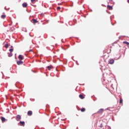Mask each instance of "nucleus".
<instances>
[{
  "mask_svg": "<svg viewBox=\"0 0 129 129\" xmlns=\"http://www.w3.org/2000/svg\"><path fill=\"white\" fill-rule=\"evenodd\" d=\"M19 84H20V82H16V83L15 84V86L16 87H19V86H18V85H19Z\"/></svg>",
  "mask_w": 129,
  "mask_h": 129,
  "instance_id": "nucleus-19",
  "label": "nucleus"
},
{
  "mask_svg": "<svg viewBox=\"0 0 129 129\" xmlns=\"http://www.w3.org/2000/svg\"><path fill=\"white\" fill-rule=\"evenodd\" d=\"M85 110H86V109H85V108H82L81 109V111L82 112H84V111H85Z\"/></svg>",
  "mask_w": 129,
  "mask_h": 129,
  "instance_id": "nucleus-13",
  "label": "nucleus"
},
{
  "mask_svg": "<svg viewBox=\"0 0 129 129\" xmlns=\"http://www.w3.org/2000/svg\"><path fill=\"white\" fill-rule=\"evenodd\" d=\"M32 22L33 24H37L38 23V21L36 19H32Z\"/></svg>",
  "mask_w": 129,
  "mask_h": 129,
  "instance_id": "nucleus-9",
  "label": "nucleus"
},
{
  "mask_svg": "<svg viewBox=\"0 0 129 129\" xmlns=\"http://www.w3.org/2000/svg\"><path fill=\"white\" fill-rule=\"evenodd\" d=\"M73 60L74 61V59L73 58Z\"/></svg>",
  "mask_w": 129,
  "mask_h": 129,
  "instance_id": "nucleus-54",
  "label": "nucleus"
},
{
  "mask_svg": "<svg viewBox=\"0 0 129 129\" xmlns=\"http://www.w3.org/2000/svg\"><path fill=\"white\" fill-rule=\"evenodd\" d=\"M11 49H13V45H11Z\"/></svg>",
  "mask_w": 129,
  "mask_h": 129,
  "instance_id": "nucleus-34",
  "label": "nucleus"
},
{
  "mask_svg": "<svg viewBox=\"0 0 129 129\" xmlns=\"http://www.w3.org/2000/svg\"><path fill=\"white\" fill-rule=\"evenodd\" d=\"M23 63H24V62L21 60H18L17 61V65H22V64H23Z\"/></svg>",
  "mask_w": 129,
  "mask_h": 129,
  "instance_id": "nucleus-5",
  "label": "nucleus"
},
{
  "mask_svg": "<svg viewBox=\"0 0 129 129\" xmlns=\"http://www.w3.org/2000/svg\"><path fill=\"white\" fill-rule=\"evenodd\" d=\"M20 124L21 126H25V121H20V122L18 123V125Z\"/></svg>",
  "mask_w": 129,
  "mask_h": 129,
  "instance_id": "nucleus-2",
  "label": "nucleus"
},
{
  "mask_svg": "<svg viewBox=\"0 0 129 129\" xmlns=\"http://www.w3.org/2000/svg\"><path fill=\"white\" fill-rule=\"evenodd\" d=\"M90 12H92V10L91 9V10H90Z\"/></svg>",
  "mask_w": 129,
  "mask_h": 129,
  "instance_id": "nucleus-42",
  "label": "nucleus"
},
{
  "mask_svg": "<svg viewBox=\"0 0 129 129\" xmlns=\"http://www.w3.org/2000/svg\"><path fill=\"white\" fill-rule=\"evenodd\" d=\"M62 71H65V70H64V69H62Z\"/></svg>",
  "mask_w": 129,
  "mask_h": 129,
  "instance_id": "nucleus-38",
  "label": "nucleus"
},
{
  "mask_svg": "<svg viewBox=\"0 0 129 129\" xmlns=\"http://www.w3.org/2000/svg\"><path fill=\"white\" fill-rule=\"evenodd\" d=\"M6 15H2L1 16L2 19H6Z\"/></svg>",
  "mask_w": 129,
  "mask_h": 129,
  "instance_id": "nucleus-17",
  "label": "nucleus"
},
{
  "mask_svg": "<svg viewBox=\"0 0 129 129\" xmlns=\"http://www.w3.org/2000/svg\"><path fill=\"white\" fill-rule=\"evenodd\" d=\"M96 100V98H95V97H94V99H93V101H95Z\"/></svg>",
  "mask_w": 129,
  "mask_h": 129,
  "instance_id": "nucleus-27",
  "label": "nucleus"
},
{
  "mask_svg": "<svg viewBox=\"0 0 129 129\" xmlns=\"http://www.w3.org/2000/svg\"><path fill=\"white\" fill-rule=\"evenodd\" d=\"M107 13H108V14H110V12H107V11H106Z\"/></svg>",
  "mask_w": 129,
  "mask_h": 129,
  "instance_id": "nucleus-36",
  "label": "nucleus"
},
{
  "mask_svg": "<svg viewBox=\"0 0 129 129\" xmlns=\"http://www.w3.org/2000/svg\"><path fill=\"white\" fill-rule=\"evenodd\" d=\"M82 85H84V84H82Z\"/></svg>",
  "mask_w": 129,
  "mask_h": 129,
  "instance_id": "nucleus-55",
  "label": "nucleus"
},
{
  "mask_svg": "<svg viewBox=\"0 0 129 129\" xmlns=\"http://www.w3.org/2000/svg\"><path fill=\"white\" fill-rule=\"evenodd\" d=\"M71 7H73V5H72L71 6Z\"/></svg>",
  "mask_w": 129,
  "mask_h": 129,
  "instance_id": "nucleus-48",
  "label": "nucleus"
},
{
  "mask_svg": "<svg viewBox=\"0 0 129 129\" xmlns=\"http://www.w3.org/2000/svg\"><path fill=\"white\" fill-rule=\"evenodd\" d=\"M62 71H65V70H64V69H62Z\"/></svg>",
  "mask_w": 129,
  "mask_h": 129,
  "instance_id": "nucleus-37",
  "label": "nucleus"
},
{
  "mask_svg": "<svg viewBox=\"0 0 129 129\" xmlns=\"http://www.w3.org/2000/svg\"><path fill=\"white\" fill-rule=\"evenodd\" d=\"M112 120H113V121H114V119L112 118Z\"/></svg>",
  "mask_w": 129,
  "mask_h": 129,
  "instance_id": "nucleus-39",
  "label": "nucleus"
},
{
  "mask_svg": "<svg viewBox=\"0 0 129 129\" xmlns=\"http://www.w3.org/2000/svg\"><path fill=\"white\" fill-rule=\"evenodd\" d=\"M33 51L32 49H29V52H32Z\"/></svg>",
  "mask_w": 129,
  "mask_h": 129,
  "instance_id": "nucleus-31",
  "label": "nucleus"
},
{
  "mask_svg": "<svg viewBox=\"0 0 129 129\" xmlns=\"http://www.w3.org/2000/svg\"><path fill=\"white\" fill-rule=\"evenodd\" d=\"M56 71H57V69H56Z\"/></svg>",
  "mask_w": 129,
  "mask_h": 129,
  "instance_id": "nucleus-56",
  "label": "nucleus"
},
{
  "mask_svg": "<svg viewBox=\"0 0 129 129\" xmlns=\"http://www.w3.org/2000/svg\"><path fill=\"white\" fill-rule=\"evenodd\" d=\"M106 110H109V111H110V109H109V108H107V109H106Z\"/></svg>",
  "mask_w": 129,
  "mask_h": 129,
  "instance_id": "nucleus-29",
  "label": "nucleus"
},
{
  "mask_svg": "<svg viewBox=\"0 0 129 129\" xmlns=\"http://www.w3.org/2000/svg\"><path fill=\"white\" fill-rule=\"evenodd\" d=\"M123 44H125L126 45H127V46H128L129 45V42L127 41H123Z\"/></svg>",
  "mask_w": 129,
  "mask_h": 129,
  "instance_id": "nucleus-14",
  "label": "nucleus"
},
{
  "mask_svg": "<svg viewBox=\"0 0 129 129\" xmlns=\"http://www.w3.org/2000/svg\"><path fill=\"white\" fill-rule=\"evenodd\" d=\"M56 77H59L58 76H57Z\"/></svg>",
  "mask_w": 129,
  "mask_h": 129,
  "instance_id": "nucleus-50",
  "label": "nucleus"
},
{
  "mask_svg": "<svg viewBox=\"0 0 129 129\" xmlns=\"http://www.w3.org/2000/svg\"><path fill=\"white\" fill-rule=\"evenodd\" d=\"M22 7L23 8H27V7H28V4L26 2H24L22 4Z\"/></svg>",
  "mask_w": 129,
  "mask_h": 129,
  "instance_id": "nucleus-6",
  "label": "nucleus"
},
{
  "mask_svg": "<svg viewBox=\"0 0 129 129\" xmlns=\"http://www.w3.org/2000/svg\"><path fill=\"white\" fill-rule=\"evenodd\" d=\"M33 114V112L31 110H29L27 112V115H29V116H31V115H32Z\"/></svg>",
  "mask_w": 129,
  "mask_h": 129,
  "instance_id": "nucleus-7",
  "label": "nucleus"
},
{
  "mask_svg": "<svg viewBox=\"0 0 129 129\" xmlns=\"http://www.w3.org/2000/svg\"><path fill=\"white\" fill-rule=\"evenodd\" d=\"M24 56H23L22 54H20L18 56V59L20 60H24Z\"/></svg>",
  "mask_w": 129,
  "mask_h": 129,
  "instance_id": "nucleus-3",
  "label": "nucleus"
},
{
  "mask_svg": "<svg viewBox=\"0 0 129 129\" xmlns=\"http://www.w3.org/2000/svg\"><path fill=\"white\" fill-rule=\"evenodd\" d=\"M12 56H13V53H12V52H9L8 57H12Z\"/></svg>",
  "mask_w": 129,
  "mask_h": 129,
  "instance_id": "nucleus-15",
  "label": "nucleus"
},
{
  "mask_svg": "<svg viewBox=\"0 0 129 129\" xmlns=\"http://www.w3.org/2000/svg\"><path fill=\"white\" fill-rule=\"evenodd\" d=\"M31 6H34V5H31Z\"/></svg>",
  "mask_w": 129,
  "mask_h": 129,
  "instance_id": "nucleus-51",
  "label": "nucleus"
},
{
  "mask_svg": "<svg viewBox=\"0 0 129 129\" xmlns=\"http://www.w3.org/2000/svg\"><path fill=\"white\" fill-rule=\"evenodd\" d=\"M33 72H34V73H36V72H35V71H33Z\"/></svg>",
  "mask_w": 129,
  "mask_h": 129,
  "instance_id": "nucleus-47",
  "label": "nucleus"
},
{
  "mask_svg": "<svg viewBox=\"0 0 129 129\" xmlns=\"http://www.w3.org/2000/svg\"><path fill=\"white\" fill-rule=\"evenodd\" d=\"M63 129H66V128H63Z\"/></svg>",
  "mask_w": 129,
  "mask_h": 129,
  "instance_id": "nucleus-57",
  "label": "nucleus"
},
{
  "mask_svg": "<svg viewBox=\"0 0 129 129\" xmlns=\"http://www.w3.org/2000/svg\"><path fill=\"white\" fill-rule=\"evenodd\" d=\"M114 63V59L113 58H111L109 61V64H111V65H112Z\"/></svg>",
  "mask_w": 129,
  "mask_h": 129,
  "instance_id": "nucleus-4",
  "label": "nucleus"
},
{
  "mask_svg": "<svg viewBox=\"0 0 129 129\" xmlns=\"http://www.w3.org/2000/svg\"><path fill=\"white\" fill-rule=\"evenodd\" d=\"M31 101H35V99L30 98Z\"/></svg>",
  "mask_w": 129,
  "mask_h": 129,
  "instance_id": "nucleus-23",
  "label": "nucleus"
},
{
  "mask_svg": "<svg viewBox=\"0 0 129 129\" xmlns=\"http://www.w3.org/2000/svg\"><path fill=\"white\" fill-rule=\"evenodd\" d=\"M5 48H6V49H8V48H9V44H8V42L7 43V44H5Z\"/></svg>",
  "mask_w": 129,
  "mask_h": 129,
  "instance_id": "nucleus-18",
  "label": "nucleus"
},
{
  "mask_svg": "<svg viewBox=\"0 0 129 129\" xmlns=\"http://www.w3.org/2000/svg\"><path fill=\"white\" fill-rule=\"evenodd\" d=\"M51 66H52V65L48 66L47 67V68L48 69V70H51Z\"/></svg>",
  "mask_w": 129,
  "mask_h": 129,
  "instance_id": "nucleus-20",
  "label": "nucleus"
},
{
  "mask_svg": "<svg viewBox=\"0 0 129 129\" xmlns=\"http://www.w3.org/2000/svg\"><path fill=\"white\" fill-rule=\"evenodd\" d=\"M3 79H4V77H2Z\"/></svg>",
  "mask_w": 129,
  "mask_h": 129,
  "instance_id": "nucleus-49",
  "label": "nucleus"
},
{
  "mask_svg": "<svg viewBox=\"0 0 129 129\" xmlns=\"http://www.w3.org/2000/svg\"><path fill=\"white\" fill-rule=\"evenodd\" d=\"M1 73H2V75H3V76H4V73L3 72H1Z\"/></svg>",
  "mask_w": 129,
  "mask_h": 129,
  "instance_id": "nucleus-33",
  "label": "nucleus"
},
{
  "mask_svg": "<svg viewBox=\"0 0 129 129\" xmlns=\"http://www.w3.org/2000/svg\"><path fill=\"white\" fill-rule=\"evenodd\" d=\"M62 49H63V50H66V49H64V48H62Z\"/></svg>",
  "mask_w": 129,
  "mask_h": 129,
  "instance_id": "nucleus-41",
  "label": "nucleus"
},
{
  "mask_svg": "<svg viewBox=\"0 0 129 129\" xmlns=\"http://www.w3.org/2000/svg\"><path fill=\"white\" fill-rule=\"evenodd\" d=\"M60 9H61V7H58L57 8V11H59V10H60Z\"/></svg>",
  "mask_w": 129,
  "mask_h": 129,
  "instance_id": "nucleus-24",
  "label": "nucleus"
},
{
  "mask_svg": "<svg viewBox=\"0 0 129 129\" xmlns=\"http://www.w3.org/2000/svg\"><path fill=\"white\" fill-rule=\"evenodd\" d=\"M9 51L11 53H12V52H13V51H14V48H10L9 49Z\"/></svg>",
  "mask_w": 129,
  "mask_h": 129,
  "instance_id": "nucleus-22",
  "label": "nucleus"
},
{
  "mask_svg": "<svg viewBox=\"0 0 129 129\" xmlns=\"http://www.w3.org/2000/svg\"><path fill=\"white\" fill-rule=\"evenodd\" d=\"M21 118H22V117H21V115H17L16 116V119L17 121H20V120H21Z\"/></svg>",
  "mask_w": 129,
  "mask_h": 129,
  "instance_id": "nucleus-1",
  "label": "nucleus"
},
{
  "mask_svg": "<svg viewBox=\"0 0 129 129\" xmlns=\"http://www.w3.org/2000/svg\"><path fill=\"white\" fill-rule=\"evenodd\" d=\"M100 127H102V123L100 124Z\"/></svg>",
  "mask_w": 129,
  "mask_h": 129,
  "instance_id": "nucleus-32",
  "label": "nucleus"
},
{
  "mask_svg": "<svg viewBox=\"0 0 129 129\" xmlns=\"http://www.w3.org/2000/svg\"><path fill=\"white\" fill-rule=\"evenodd\" d=\"M5 10L6 11H9V10H10V8H8V9H7V8H6V7H5Z\"/></svg>",
  "mask_w": 129,
  "mask_h": 129,
  "instance_id": "nucleus-25",
  "label": "nucleus"
},
{
  "mask_svg": "<svg viewBox=\"0 0 129 129\" xmlns=\"http://www.w3.org/2000/svg\"><path fill=\"white\" fill-rule=\"evenodd\" d=\"M35 0H31V3H33V2H35Z\"/></svg>",
  "mask_w": 129,
  "mask_h": 129,
  "instance_id": "nucleus-30",
  "label": "nucleus"
},
{
  "mask_svg": "<svg viewBox=\"0 0 129 129\" xmlns=\"http://www.w3.org/2000/svg\"><path fill=\"white\" fill-rule=\"evenodd\" d=\"M22 30L23 31V32H25L26 33L27 32V29L26 28H23Z\"/></svg>",
  "mask_w": 129,
  "mask_h": 129,
  "instance_id": "nucleus-16",
  "label": "nucleus"
},
{
  "mask_svg": "<svg viewBox=\"0 0 129 129\" xmlns=\"http://www.w3.org/2000/svg\"><path fill=\"white\" fill-rule=\"evenodd\" d=\"M1 120L2 121V122H5V121H6V118H5V117H1Z\"/></svg>",
  "mask_w": 129,
  "mask_h": 129,
  "instance_id": "nucleus-8",
  "label": "nucleus"
},
{
  "mask_svg": "<svg viewBox=\"0 0 129 129\" xmlns=\"http://www.w3.org/2000/svg\"><path fill=\"white\" fill-rule=\"evenodd\" d=\"M9 26H12V23L9 24Z\"/></svg>",
  "mask_w": 129,
  "mask_h": 129,
  "instance_id": "nucleus-40",
  "label": "nucleus"
},
{
  "mask_svg": "<svg viewBox=\"0 0 129 129\" xmlns=\"http://www.w3.org/2000/svg\"><path fill=\"white\" fill-rule=\"evenodd\" d=\"M61 42H63V39H61Z\"/></svg>",
  "mask_w": 129,
  "mask_h": 129,
  "instance_id": "nucleus-45",
  "label": "nucleus"
},
{
  "mask_svg": "<svg viewBox=\"0 0 129 129\" xmlns=\"http://www.w3.org/2000/svg\"><path fill=\"white\" fill-rule=\"evenodd\" d=\"M107 9H108L109 10H112V6L110 5H107Z\"/></svg>",
  "mask_w": 129,
  "mask_h": 129,
  "instance_id": "nucleus-10",
  "label": "nucleus"
},
{
  "mask_svg": "<svg viewBox=\"0 0 129 129\" xmlns=\"http://www.w3.org/2000/svg\"><path fill=\"white\" fill-rule=\"evenodd\" d=\"M93 96H94H94H92V97Z\"/></svg>",
  "mask_w": 129,
  "mask_h": 129,
  "instance_id": "nucleus-52",
  "label": "nucleus"
},
{
  "mask_svg": "<svg viewBox=\"0 0 129 129\" xmlns=\"http://www.w3.org/2000/svg\"><path fill=\"white\" fill-rule=\"evenodd\" d=\"M103 111V109L101 108L99 109V110L97 111L98 113H100L101 112H102Z\"/></svg>",
  "mask_w": 129,
  "mask_h": 129,
  "instance_id": "nucleus-11",
  "label": "nucleus"
},
{
  "mask_svg": "<svg viewBox=\"0 0 129 129\" xmlns=\"http://www.w3.org/2000/svg\"><path fill=\"white\" fill-rule=\"evenodd\" d=\"M76 63L77 65H79V63H78V61L77 60H76Z\"/></svg>",
  "mask_w": 129,
  "mask_h": 129,
  "instance_id": "nucleus-26",
  "label": "nucleus"
},
{
  "mask_svg": "<svg viewBox=\"0 0 129 129\" xmlns=\"http://www.w3.org/2000/svg\"><path fill=\"white\" fill-rule=\"evenodd\" d=\"M111 24H112V26H113V25H114V24H112V23H111Z\"/></svg>",
  "mask_w": 129,
  "mask_h": 129,
  "instance_id": "nucleus-43",
  "label": "nucleus"
},
{
  "mask_svg": "<svg viewBox=\"0 0 129 129\" xmlns=\"http://www.w3.org/2000/svg\"><path fill=\"white\" fill-rule=\"evenodd\" d=\"M43 25H45V23H43Z\"/></svg>",
  "mask_w": 129,
  "mask_h": 129,
  "instance_id": "nucleus-44",
  "label": "nucleus"
},
{
  "mask_svg": "<svg viewBox=\"0 0 129 129\" xmlns=\"http://www.w3.org/2000/svg\"><path fill=\"white\" fill-rule=\"evenodd\" d=\"M79 96L80 98H81V99H84V96H83V95H82V94H80Z\"/></svg>",
  "mask_w": 129,
  "mask_h": 129,
  "instance_id": "nucleus-12",
  "label": "nucleus"
},
{
  "mask_svg": "<svg viewBox=\"0 0 129 129\" xmlns=\"http://www.w3.org/2000/svg\"><path fill=\"white\" fill-rule=\"evenodd\" d=\"M69 47H70V46H69V45H68V48H69Z\"/></svg>",
  "mask_w": 129,
  "mask_h": 129,
  "instance_id": "nucleus-46",
  "label": "nucleus"
},
{
  "mask_svg": "<svg viewBox=\"0 0 129 129\" xmlns=\"http://www.w3.org/2000/svg\"><path fill=\"white\" fill-rule=\"evenodd\" d=\"M107 129H111V127H110V126H108Z\"/></svg>",
  "mask_w": 129,
  "mask_h": 129,
  "instance_id": "nucleus-28",
  "label": "nucleus"
},
{
  "mask_svg": "<svg viewBox=\"0 0 129 129\" xmlns=\"http://www.w3.org/2000/svg\"><path fill=\"white\" fill-rule=\"evenodd\" d=\"M127 3H128V4H129V0H127Z\"/></svg>",
  "mask_w": 129,
  "mask_h": 129,
  "instance_id": "nucleus-35",
  "label": "nucleus"
},
{
  "mask_svg": "<svg viewBox=\"0 0 129 129\" xmlns=\"http://www.w3.org/2000/svg\"><path fill=\"white\" fill-rule=\"evenodd\" d=\"M122 101H123V100H122V99H120V100H119V103H120V104H121V103H122Z\"/></svg>",
  "mask_w": 129,
  "mask_h": 129,
  "instance_id": "nucleus-21",
  "label": "nucleus"
},
{
  "mask_svg": "<svg viewBox=\"0 0 129 129\" xmlns=\"http://www.w3.org/2000/svg\"><path fill=\"white\" fill-rule=\"evenodd\" d=\"M53 39H55V37H53Z\"/></svg>",
  "mask_w": 129,
  "mask_h": 129,
  "instance_id": "nucleus-53",
  "label": "nucleus"
}]
</instances>
